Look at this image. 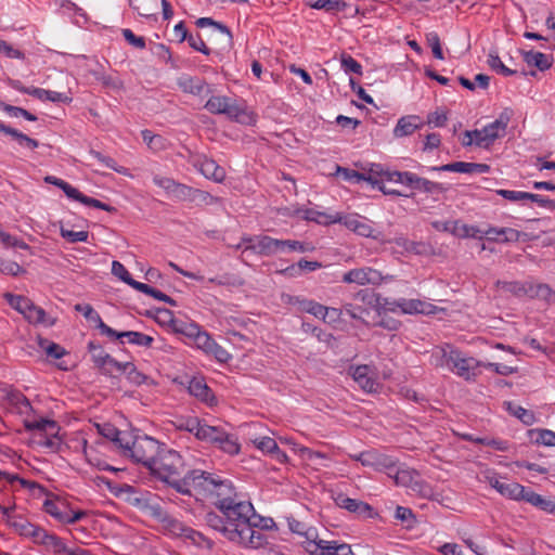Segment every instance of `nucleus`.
<instances>
[{"instance_id": "nucleus-1", "label": "nucleus", "mask_w": 555, "mask_h": 555, "mask_svg": "<svg viewBox=\"0 0 555 555\" xmlns=\"http://www.w3.org/2000/svg\"><path fill=\"white\" fill-rule=\"evenodd\" d=\"M149 470L152 476L178 492V485L183 482V477L180 476L184 470V462L177 451L162 447Z\"/></svg>"}, {"instance_id": "nucleus-2", "label": "nucleus", "mask_w": 555, "mask_h": 555, "mask_svg": "<svg viewBox=\"0 0 555 555\" xmlns=\"http://www.w3.org/2000/svg\"><path fill=\"white\" fill-rule=\"evenodd\" d=\"M227 504H221L219 511L225 518L228 527L241 530L249 525H257L261 522L262 518L256 514L251 503L245 501H225Z\"/></svg>"}, {"instance_id": "nucleus-3", "label": "nucleus", "mask_w": 555, "mask_h": 555, "mask_svg": "<svg viewBox=\"0 0 555 555\" xmlns=\"http://www.w3.org/2000/svg\"><path fill=\"white\" fill-rule=\"evenodd\" d=\"M219 477L220 476L215 473L202 469L189 470L183 476V482L178 485V493L191 496L194 490L201 494L210 495L212 489H216Z\"/></svg>"}, {"instance_id": "nucleus-4", "label": "nucleus", "mask_w": 555, "mask_h": 555, "mask_svg": "<svg viewBox=\"0 0 555 555\" xmlns=\"http://www.w3.org/2000/svg\"><path fill=\"white\" fill-rule=\"evenodd\" d=\"M162 528L167 534L189 541L195 546L207 550H210L214 546V542L210 539L170 514L163 522Z\"/></svg>"}, {"instance_id": "nucleus-5", "label": "nucleus", "mask_w": 555, "mask_h": 555, "mask_svg": "<svg viewBox=\"0 0 555 555\" xmlns=\"http://www.w3.org/2000/svg\"><path fill=\"white\" fill-rule=\"evenodd\" d=\"M512 117V111L504 109L500 116L482 129L473 130L472 134L477 138L476 146L489 149L493 143L505 135L506 128Z\"/></svg>"}, {"instance_id": "nucleus-6", "label": "nucleus", "mask_w": 555, "mask_h": 555, "mask_svg": "<svg viewBox=\"0 0 555 555\" xmlns=\"http://www.w3.org/2000/svg\"><path fill=\"white\" fill-rule=\"evenodd\" d=\"M162 447L163 446L154 438L149 436H137L131 442V449H129L128 457L135 463L142 464L149 469Z\"/></svg>"}, {"instance_id": "nucleus-7", "label": "nucleus", "mask_w": 555, "mask_h": 555, "mask_svg": "<svg viewBox=\"0 0 555 555\" xmlns=\"http://www.w3.org/2000/svg\"><path fill=\"white\" fill-rule=\"evenodd\" d=\"M205 108L211 114L227 115L230 119L238 122H246L247 118L250 119L246 109L229 96H211L206 102Z\"/></svg>"}, {"instance_id": "nucleus-8", "label": "nucleus", "mask_w": 555, "mask_h": 555, "mask_svg": "<svg viewBox=\"0 0 555 555\" xmlns=\"http://www.w3.org/2000/svg\"><path fill=\"white\" fill-rule=\"evenodd\" d=\"M451 358L450 371L465 380H475L480 374L478 369L482 366V362L473 357H466L462 351L456 349L454 357Z\"/></svg>"}, {"instance_id": "nucleus-9", "label": "nucleus", "mask_w": 555, "mask_h": 555, "mask_svg": "<svg viewBox=\"0 0 555 555\" xmlns=\"http://www.w3.org/2000/svg\"><path fill=\"white\" fill-rule=\"evenodd\" d=\"M350 457L360 462L363 466L372 467L379 472L395 469L398 463L395 457L376 450L364 451L360 454L350 455Z\"/></svg>"}, {"instance_id": "nucleus-10", "label": "nucleus", "mask_w": 555, "mask_h": 555, "mask_svg": "<svg viewBox=\"0 0 555 555\" xmlns=\"http://www.w3.org/2000/svg\"><path fill=\"white\" fill-rule=\"evenodd\" d=\"M247 242L244 251H253L261 256H273L283 253V240L273 238L268 235H258L244 240Z\"/></svg>"}, {"instance_id": "nucleus-11", "label": "nucleus", "mask_w": 555, "mask_h": 555, "mask_svg": "<svg viewBox=\"0 0 555 555\" xmlns=\"http://www.w3.org/2000/svg\"><path fill=\"white\" fill-rule=\"evenodd\" d=\"M305 550L310 555H354L350 545L337 541L319 540L307 542Z\"/></svg>"}, {"instance_id": "nucleus-12", "label": "nucleus", "mask_w": 555, "mask_h": 555, "mask_svg": "<svg viewBox=\"0 0 555 555\" xmlns=\"http://www.w3.org/2000/svg\"><path fill=\"white\" fill-rule=\"evenodd\" d=\"M191 164L207 179L215 182H222L225 179V170L205 155L192 156Z\"/></svg>"}, {"instance_id": "nucleus-13", "label": "nucleus", "mask_w": 555, "mask_h": 555, "mask_svg": "<svg viewBox=\"0 0 555 555\" xmlns=\"http://www.w3.org/2000/svg\"><path fill=\"white\" fill-rule=\"evenodd\" d=\"M382 281V273L370 267L352 269L343 275V282L348 284L378 285Z\"/></svg>"}, {"instance_id": "nucleus-14", "label": "nucleus", "mask_w": 555, "mask_h": 555, "mask_svg": "<svg viewBox=\"0 0 555 555\" xmlns=\"http://www.w3.org/2000/svg\"><path fill=\"white\" fill-rule=\"evenodd\" d=\"M192 340L198 349L214 356L219 362H227L230 359L229 352L218 345L205 331H201Z\"/></svg>"}, {"instance_id": "nucleus-15", "label": "nucleus", "mask_w": 555, "mask_h": 555, "mask_svg": "<svg viewBox=\"0 0 555 555\" xmlns=\"http://www.w3.org/2000/svg\"><path fill=\"white\" fill-rule=\"evenodd\" d=\"M260 522L257 525H249L245 529L237 530L233 533V542L242 544L246 547L259 548L266 543V535L258 530Z\"/></svg>"}, {"instance_id": "nucleus-16", "label": "nucleus", "mask_w": 555, "mask_h": 555, "mask_svg": "<svg viewBox=\"0 0 555 555\" xmlns=\"http://www.w3.org/2000/svg\"><path fill=\"white\" fill-rule=\"evenodd\" d=\"M431 171H452L460 173H486L490 170V166L487 164H478V163H465V162H454L451 164L442 165V166H434L430 167Z\"/></svg>"}, {"instance_id": "nucleus-17", "label": "nucleus", "mask_w": 555, "mask_h": 555, "mask_svg": "<svg viewBox=\"0 0 555 555\" xmlns=\"http://www.w3.org/2000/svg\"><path fill=\"white\" fill-rule=\"evenodd\" d=\"M385 305L389 311L393 312L397 309H400L401 312L405 314L425 313L428 306L426 302L420 299L405 298L395 299L392 301L386 299Z\"/></svg>"}, {"instance_id": "nucleus-18", "label": "nucleus", "mask_w": 555, "mask_h": 555, "mask_svg": "<svg viewBox=\"0 0 555 555\" xmlns=\"http://www.w3.org/2000/svg\"><path fill=\"white\" fill-rule=\"evenodd\" d=\"M334 501L336 505L339 506L340 508H345L348 512L357 515L371 516L373 512V508L367 503L356 499H351L344 493H338L334 498Z\"/></svg>"}, {"instance_id": "nucleus-19", "label": "nucleus", "mask_w": 555, "mask_h": 555, "mask_svg": "<svg viewBox=\"0 0 555 555\" xmlns=\"http://www.w3.org/2000/svg\"><path fill=\"white\" fill-rule=\"evenodd\" d=\"M4 402L7 409L18 414H27L33 410L29 400L18 390H8Z\"/></svg>"}, {"instance_id": "nucleus-20", "label": "nucleus", "mask_w": 555, "mask_h": 555, "mask_svg": "<svg viewBox=\"0 0 555 555\" xmlns=\"http://www.w3.org/2000/svg\"><path fill=\"white\" fill-rule=\"evenodd\" d=\"M363 175L362 181H366L374 188H379L385 181H388V175L392 171L385 170L382 165L371 164L367 168L361 171Z\"/></svg>"}, {"instance_id": "nucleus-21", "label": "nucleus", "mask_w": 555, "mask_h": 555, "mask_svg": "<svg viewBox=\"0 0 555 555\" xmlns=\"http://www.w3.org/2000/svg\"><path fill=\"white\" fill-rule=\"evenodd\" d=\"M205 522L206 525L222 533L224 538H227L229 541L233 542L234 537L233 533L237 531V529H234L232 527H228L224 516H220L215 512H208L205 515Z\"/></svg>"}, {"instance_id": "nucleus-22", "label": "nucleus", "mask_w": 555, "mask_h": 555, "mask_svg": "<svg viewBox=\"0 0 555 555\" xmlns=\"http://www.w3.org/2000/svg\"><path fill=\"white\" fill-rule=\"evenodd\" d=\"M370 371L369 365H358L351 367V375L363 390L373 392L377 390L378 383L370 376Z\"/></svg>"}, {"instance_id": "nucleus-23", "label": "nucleus", "mask_w": 555, "mask_h": 555, "mask_svg": "<svg viewBox=\"0 0 555 555\" xmlns=\"http://www.w3.org/2000/svg\"><path fill=\"white\" fill-rule=\"evenodd\" d=\"M209 496H215L217 499L215 502L217 507H220V505L223 503L227 504L225 501L235 500V492L232 482L228 479H222L219 477L217 480L216 489H212Z\"/></svg>"}, {"instance_id": "nucleus-24", "label": "nucleus", "mask_w": 555, "mask_h": 555, "mask_svg": "<svg viewBox=\"0 0 555 555\" xmlns=\"http://www.w3.org/2000/svg\"><path fill=\"white\" fill-rule=\"evenodd\" d=\"M188 389L192 396L209 405H212L216 402V398L210 388L201 378L191 379Z\"/></svg>"}, {"instance_id": "nucleus-25", "label": "nucleus", "mask_w": 555, "mask_h": 555, "mask_svg": "<svg viewBox=\"0 0 555 555\" xmlns=\"http://www.w3.org/2000/svg\"><path fill=\"white\" fill-rule=\"evenodd\" d=\"M178 85L183 92L193 95H202L204 92H209L206 81L198 77L182 76L178 79Z\"/></svg>"}, {"instance_id": "nucleus-26", "label": "nucleus", "mask_w": 555, "mask_h": 555, "mask_svg": "<svg viewBox=\"0 0 555 555\" xmlns=\"http://www.w3.org/2000/svg\"><path fill=\"white\" fill-rule=\"evenodd\" d=\"M422 121L416 115H409L401 117L397 126L393 129V134L396 138H402L412 134L415 130L422 127Z\"/></svg>"}, {"instance_id": "nucleus-27", "label": "nucleus", "mask_w": 555, "mask_h": 555, "mask_svg": "<svg viewBox=\"0 0 555 555\" xmlns=\"http://www.w3.org/2000/svg\"><path fill=\"white\" fill-rule=\"evenodd\" d=\"M75 310L81 312L83 317L95 323L96 328L101 331V334H113L114 330L106 325L101 319L100 314L88 304H77Z\"/></svg>"}, {"instance_id": "nucleus-28", "label": "nucleus", "mask_w": 555, "mask_h": 555, "mask_svg": "<svg viewBox=\"0 0 555 555\" xmlns=\"http://www.w3.org/2000/svg\"><path fill=\"white\" fill-rule=\"evenodd\" d=\"M457 348L452 345L446 344L443 346L437 347L431 354L433 363L437 367H451V356L454 357V353Z\"/></svg>"}, {"instance_id": "nucleus-29", "label": "nucleus", "mask_w": 555, "mask_h": 555, "mask_svg": "<svg viewBox=\"0 0 555 555\" xmlns=\"http://www.w3.org/2000/svg\"><path fill=\"white\" fill-rule=\"evenodd\" d=\"M289 302L298 304L299 309L301 311L308 312L317 318H322L323 320H326V307L319 302L309 299H304L300 297H291Z\"/></svg>"}, {"instance_id": "nucleus-30", "label": "nucleus", "mask_w": 555, "mask_h": 555, "mask_svg": "<svg viewBox=\"0 0 555 555\" xmlns=\"http://www.w3.org/2000/svg\"><path fill=\"white\" fill-rule=\"evenodd\" d=\"M25 428L27 430H36V431H42V433H46L47 435H50V436H54L55 434L59 433V426H57V423L53 420H49V418H36V420H33V421H28L26 420L25 421Z\"/></svg>"}, {"instance_id": "nucleus-31", "label": "nucleus", "mask_w": 555, "mask_h": 555, "mask_svg": "<svg viewBox=\"0 0 555 555\" xmlns=\"http://www.w3.org/2000/svg\"><path fill=\"white\" fill-rule=\"evenodd\" d=\"M287 525L292 532L305 538V541H302L304 547L307 545V542H317V532L313 528H307L306 524L294 517H287Z\"/></svg>"}, {"instance_id": "nucleus-32", "label": "nucleus", "mask_w": 555, "mask_h": 555, "mask_svg": "<svg viewBox=\"0 0 555 555\" xmlns=\"http://www.w3.org/2000/svg\"><path fill=\"white\" fill-rule=\"evenodd\" d=\"M498 492L509 500L524 501L527 488L518 482L503 481L502 485L498 487Z\"/></svg>"}, {"instance_id": "nucleus-33", "label": "nucleus", "mask_w": 555, "mask_h": 555, "mask_svg": "<svg viewBox=\"0 0 555 555\" xmlns=\"http://www.w3.org/2000/svg\"><path fill=\"white\" fill-rule=\"evenodd\" d=\"M221 438H225V430L222 427L209 426L205 423L202 424L197 439L218 446Z\"/></svg>"}, {"instance_id": "nucleus-34", "label": "nucleus", "mask_w": 555, "mask_h": 555, "mask_svg": "<svg viewBox=\"0 0 555 555\" xmlns=\"http://www.w3.org/2000/svg\"><path fill=\"white\" fill-rule=\"evenodd\" d=\"M30 95L41 101H50L53 103H69L72 101V98H69L66 93L46 90L36 87H31Z\"/></svg>"}, {"instance_id": "nucleus-35", "label": "nucleus", "mask_w": 555, "mask_h": 555, "mask_svg": "<svg viewBox=\"0 0 555 555\" xmlns=\"http://www.w3.org/2000/svg\"><path fill=\"white\" fill-rule=\"evenodd\" d=\"M524 61L529 66H534L540 70L548 69L552 66V61L547 55L541 52L534 51H521Z\"/></svg>"}, {"instance_id": "nucleus-36", "label": "nucleus", "mask_w": 555, "mask_h": 555, "mask_svg": "<svg viewBox=\"0 0 555 555\" xmlns=\"http://www.w3.org/2000/svg\"><path fill=\"white\" fill-rule=\"evenodd\" d=\"M0 132H3L8 135H11L21 145H24L30 150H35L39 146V142L28 135L20 132L18 130L0 122Z\"/></svg>"}, {"instance_id": "nucleus-37", "label": "nucleus", "mask_w": 555, "mask_h": 555, "mask_svg": "<svg viewBox=\"0 0 555 555\" xmlns=\"http://www.w3.org/2000/svg\"><path fill=\"white\" fill-rule=\"evenodd\" d=\"M524 501L540 508L543 512L553 514L554 501L547 500L534 491L527 489Z\"/></svg>"}, {"instance_id": "nucleus-38", "label": "nucleus", "mask_w": 555, "mask_h": 555, "mask_svg": "<svg viewBox=\"0 0 555 555\" xmlns=\"http://www.w3.org/2000/svg\"><path fill=\"white\" fill-rule=\"evenodd\" d=\"M495 286L505 293H509L516 297L528 296V283L517 281H496Z\"/></svg>"}, {"instance_id": "nucleus-39", "label": "nucleus", "mask_w": 555, "mask_h": 555, "mask_svg": "<svg viewBox=\"0 0 555 555\" xmlns=\"http://www.w3.org/2000/svg\"><path fill=\"white\" fill-rule=\"evenodd\" d=\"M506 411L520 420L525 425L533 424L535 417L533 412L526 410L525 408L514 404L513 402H504Z\"/></svg>"}, {"instance_id": "nucleus-40", "label": "nucleus", "mask_w": 555, "mask_h": 555, "mask_svg": "<svg viewBox=\"0 0 555 555\" xmlns=\"http://www.w3.org/2000/svg\"><path fill=\"white\" fill-rule=\"evenodd\" d=\"M529 436L537 444L555 446V433L550 429H531Z\"/></svg>"}, {"instance_id": "nucleus-41", "label": "nucleus", "mask_w": 555, "mask_h": 555, "mask_svg": "<svg viewBox=\"0 0 555 555\" xmlns=\"http://www.w3.org/2000/svg\"><path fill=\"white\" fill-rule=\"evenodd\" d=\"M415 190L425 192L427 194H437L447 192L449 186H446L439 182L430 181L426 178L418 177Z\"/></svg>"}, {"instance_id": "nucleus-42", "label": "nucleus", "mask_w": 555, "mask_h": 555, "mask_svg": "<svg viewBox=\"0 0 555 555\" xmlns=\"http://www.w3.org/2000/svg\"><path fill=\"white\" fill-rule=\"evenodd\" d=\"M4 298L12 308L21 312L23 315L27 313V311L33 305V301L30 299L21 295L5 293Z\"/></svg>"}, {"instance_id": "nucleus-43", "label": "nucleus", "mask_w": 555, "mask_h": 555, "mask_svg": "<svg viewBox=\"0 0 555 555\" xmlns=\"http://www.w3.org/2000/svg\"><path fill=\"white\" fill-rule=\"evenodd\" d=\"M417 179L418 176L410 171H392L391 175H388L389 182L401 183L414 190L417 183Z\"/></svg>"}, {"instance_id": "nucleus-44", "label": "nucleus", "mask_w": 555, "mask_h": 555, "mask_svg": "<svg viewBox=\"0 0 555 555\" xmlns=\"http://www.w3.org/2000/svg\"><path fill=\"white\" fill-rule=\"evenodd\" d=\"M348 229L364 237H375L374 229L366 222L357 218H351L345 221Z\"/></svg>"}, {"instance_id": "nucleus-45", "label": "nucleus", "mask_w": 555, "mask_h": 555, "mask_svg": "<svg viewBox=\"0 0 555 555\" xmlns=\"http://www.w3.org/2000/svg\"><path fill=\"white\" fill-rule=\"evenodd\" d=\"M24 317L31 323L46 324L47 326H52L55 323V319L47 320L46 311L34 304Z\"/></svg>"}, {"instance_id": "nucleus-46", "label": "nucleus", "mask_w": 555, "mask_h": 555, "mask_svg": "<svg viewBox=\"0 0 555 555\" xmlns=\"http://www.w3.org/2000/svg\"><path fill=\"white\" fill-rule=\"evenodd\" d=\"M8 525L24 537H29V534H31V531H34L35 527V525H33L22 516L9 517Z\"/></svg>"}, {"instance_id": "nucleus-47", "label": "nucleus", "mask_w": 555, "mask_h": 555, "mask_svg": "<svg viewBox=\"0 0 555 555\" xmlns=\"http://www.w3.org/2000/svg\"><path fill=\"white\" fill-rule=\"evenodd\" d=\"M43 508L46 513H48L59 521L63 522V519H65L66 511L62 509H66V505L64 502L47 499L43 503Z\"/></svg>"}, {"instance_id": "nucleus-48", "label": "nucleus", "mask_w": 555, "mask_h": 555, "mask_svg": "<svg viewBox=\"0 0 555 555\" xmlns=\"http://www.w3.org/2000/svg\"><path fill=\"white\" fill-rule=\"evenodd\" d=\"M147 317L153 318L158 324L163 326H169L172 325L175 321V317L171 310L166 308H157L155 311H147Z\"/></svg>"}, {"instance_id": "nucleus-49", "label": "nucleus", "mask_w": 555, "mask_h": 555, "mask_svg": "<svg viewBox=\"0 0 555 555\" xmlns=\"http://www.w3.org/2000/svg\"><path fill=\"white\" fill-rule=\"evenodd\" d=\"M220 199L218 197L211 195L209 192L193 188L190 202L194 203L197 206H203V205L208 206V205H214V204L218 203Z\"/></svg>"}, {"instance_id": "nucleus-50", "label": "nucleus", "mask_w": 555, "mask_h": 555, "mask_svg": "<svg viewBox=\"0 0 555 555\" xmlns=\"http://www.w3.org/2000/svg\"><path fill=\"white\" fill-rule=\"evenodd\" d=\"M347 3L343 0H317L311 4V8L315 10H325L327 12H339L344 11Z\"/></svg>"}, {"instance_id": "nucleus-51", "label": "nucleus", "mask_w": 555, "mask_h": 555, "mask_svg": "<svg viewBox=\"0 0 555 555\" xmlns=\"http://www.w3.org/2000/svg\"><path fill=\"white\" fill-rule=\"evenodd\" d=\"M75 201L83 204V205H87V206H90V207H94V208H99V209H102V210H105V211H108V212H115L116 211V208L108 205V204H105L96 198H93V197H89L85 194H82L81 192L78 191V195L77 197H74Z\"/></svg>"}, {"instance_id": "nucleus-52", "label": "nucleus", "mask_w": 555, "mask_h": 555, "mask_svg": "<svg viewBox=\"0 0 555 555\" xmlns=\"http://www.w3.org/2000/svg\"><path fill=\"white\" fill-rule=\"evenodd\" d=\"M202 424L203 423L197 417H188L178 420L176 426L180 430H185L191 434H194L195 437L197 438Z\"/></svg>"}, {"instance_id": "nucleus-53", "label": "nucleus", "mask_w": 555, "mask_h": 555, "mask_svg": "<svg viewBox=\"0 0 555 555\" xmlns=\"http://www.w3.org/2000/svg\"><path fill=\"white\" fill-rule=\"evenodd\" d=\"M487 63L493 70H495L504 76H513L517 73V70L506 67L502 63L500 56L494 52L489 53Z\"/></svg>"}, {"instance_id": "nucleus-54", "label": "nucleus", "mask_w": 555, "mask_h": 555, "mask_svg": "<svg viewBox=\"0 0 555 555\" xmlns=\"http://www.w3.org/2000/svg\"><path fill=\"white\" fill-rule=\"evenodd\" d=\"M44 182L60 188L72 199H74V197H77V195H78V190L76 188L72 186L66 181H64L60 178H56L54 176H47L44 178Z\"/></svg>"}, {"instance_id": "nucleus-55", "label": "nucleus", "mask_w": 555, "mask_h": 555, "mask_svg": "<svg viewBox=\"0 0 555 555\" xmlns=\"http://www.w3.org/2000/svg\"><path fill=\"white\" fill-rule=\"evenodd\" d=\"M144 509L149 516H151L160 525H163V522L169 515V513L166 509H164L162 505L158 503L149 502L145 504Z\"/></svg>"}, {"instance_id": "nucleus-56", "label": "nucleus", "mask_w": 555, "mask_h": 555, "mask_svg": "<svg viewBox=\"0 0 555 555\" xmlns=\"http://www.w3.org/2000/svg\"><path fill=\"white\" fill-rule=\"evenodd\" d=\"M88 348L89 351L91 352L94 364L101 370L103 365H105V362L109 358V354L105 352L100 345H96L93 341L89 343Z\"/></svg>"}, {"instance_id": "nucleus-57", "label": "nucleus", "mask_w": 555, "mask_h": 555, "mask_svg": "<svg viewBox=\"0 0 555 555\" xmlns=\"http://www.w3.org/2000/svg\"><path fill=\"white\" fill-rule=\"evenodd\" d=\"M39 346L53 359H60L66 353L63 347L55 343H51L48 339L39 338Z\"/></svg>"}, {"instance_id": "nucleus-58", "label": "nucleus", "mask_w": 555, "mask_h": 555, "mask_svg": "<svg viewBox=\"0 0 555 555\" xmlns=\"http://www.w3.org/2000/svg\"><path fill=\"white\" fill-rule=\"evenodd\" d=\"M124 374L130 383L135 385H141L146 379V376L139 372L132 362H125Z\"/></svg>"}, {"instance_id": "nucleus-59", "label": "nucleus", "mask_w": 555, "mask_h": 555, "mask_svg": "<svg viewBox=\"0 0 555 555\" xmlns=\"http://www.w3.org/2000/svg\"><path fill=\"white\" fill-rule=\"evenodd\" d=\"M415 476H418L416 470L401 468L396 470L393 478L397 485L408 487L412 485Z\"/></svg>"}, {"instance_id": "nucleus-60", "label": "nucleus", "mask_w": 555, "mask_h": 555, "mask_svg": "<svg viewBox=\"0 0 555 555\" xmlns=\"http://www.w3.org/2000/svg\"><path fill=\"white\" fill-rule=\"evenodd\" d=\"M60 232L62 237L72 244L77 242H87L89 237L88 231H73L66 229L64 225H61Z\"/></svg>"}, {"instance_id": "nucleus-61", "label": "nucleus", "mask_w": 555, "mask_h": 555, "mask_svg": "<svg viewBox=\"0 0 555 555\" xmlns=\"http://www.w3.org/2000/svg\"><path fill=\"white\" fill-rule=\"evenodd\" d=\"M552 295V289L547 284H532L528 283V296L531 298L548 299Z\"/></svg>"}, {"instance_id": "nucleus-62", "label": "nucleus", "mask_w": 555, "mask_h": 555, "mask_svg": "<svg viewBox=\"0 0 555 555\" xmlns=\"http://www.w3.org/2000/svg\"><path fill=\"white\" fill-rule=\"evenodd\" d=\"M340 64L346 73H353L357 75H362L361 64L357 60H354L351 55L343 53L340 56Z\"/></svg>"}, {"instance_id": "nucleus-63", "label": "nucleus", "mask_w": 555, "mask_h": 555, "mask_svg": "<svg viewBox=\"0 0 555 555\" xmlns=\"http://www.w3.org/2000/svg\"><path fill=\"white\" fill-rule=\"evenodd\" d=\"M218 447L233 455V454H237L238 451H240V444L237 443L235 437L233 435H230L225 431V438H221V441L218 443Z\"/></svg>"}, {"instance_id": "nucleus-64", "label": "nucleus", "mask_w": 555, "mask_h": 555, "mask_svg": "<svg viewBox=\"0 0 555 555\" xmlns=\"http://www.w3.org/2000/svg\"><path fill=\"white\" fill-rule=\"evenodd\" d=\"M343 309H344V312L346 314H348L353 320L364 321L363 320L364 314H369V311L366 308L351 304V302L344 304Z\"/></svg>"}]
</instances>
